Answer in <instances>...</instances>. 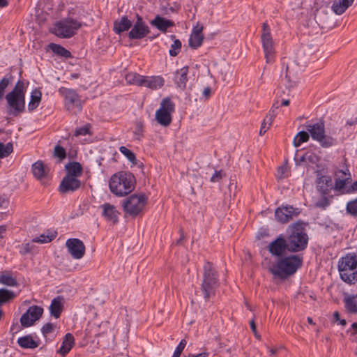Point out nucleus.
Here are the masks:
<instances>
[{"mask_svg":"<svg viewBox=\"0 0 357 357\" xmlns=\"http://www.w3.org/2000/svg\"><path fill=\"white\" fill-rule=\"evenodd\" d=\"M203 280L201 284V290L206 301L214 296L217 289L219 287L218 273L213 264L206 262L203 267Z\"/></svg>","mask_w":357,"mask_h":357,"instance_id":"nucleus-6","label":"nucleus"},{"mask_svg":"<svg viewBox=\"0 0 357 357\" xmlns=\"http://www.w3.org/2000/svg\"><path fill=\"white\" fill-rule=\"evenodd\" d=\"M271 126L268 125L266 121H263L261 125L260 130H259V135H264L267 130L269 129Z\"/></svg>","mask_w":357,"mask_h":357,"instance_id":"nucleus-56","label":"nucleus"},{"mask_svg":"<svg viewBox=\"0 0 357 357\" xmlns=\"http://www.w3.org/2000/svg\"><path fill=\"white\" fill-rule=\"evenodd\" d=\"M203 40V35H197V33H191L189 38V45L194 49H197L202 45Z\"/></svg>","mask_w":357,"mask_h":357,"instance_id":"nucleus-40","label":"nucleus"},{"mask_svg":"<svg viewBox=\"0 0 357 357\" xmlns=\"http://www.w3.org/2000/svg\"><path fill=\"white\" fill-rule=\"evenodd\" d=\"M17 343L24 349H35L39 346V342L34 340L31 335H25L18 338Z\"/></svg>","mask_w":357,"mask_h":357,"instance_id":"nucleus-30","label":"nucleus"},{"mask_svg":"<svg viewBox=\"0 0 357 357\" xmlns=\"http://www.w3.org/2000/svg\"><path fill=\"white\" fill-rule=\"evenodd\" d=\"M13 151V144L8 142L3 144L0 142V158H4L8 157Z\"/></svg>","mask_w":357,"mask_h":357,"instance_id":"nucleus-42","label":"nucleus"},{"mask_svg":"<svg viewBox=\"0 0 357 357\" xmlns=\"http://www.w3.org/2000/svg\"><path fill=\"white\" fill-rule=\"evenodd\" d=\"M42 93L38 89H34L31 94V99L28 105L29 111L31 112L36 109L41 100Z\"/></svg>","mask_w":357,"mask_h":357,"instance_id":"nucleus-31","label":"nucleus"},{"mask_svg":"<svg viewBox=\"0 0 357 357\" xmlns=\"http://www.w3.org/2000/svg\"><path fill=\"white\" fill-rule=\"evenodd\" d=\"M63 298L60 296L52 299L50 306V314L56 319L59 318L63 310Z\"/></svg>","mask_w":357,"mask_h":357,"instance_id":"nucleus-27","label":"nucleus"},{"mask_svg":"<svg viewBox=\"0 0 357 357\" xmlns=\"http://www.w3.org/2000/svg\"><path fill=\"white\" fill-rule=\"evenodd\" d=\"M144 76L136 73H130L126 75V80L130 84L142 86L144 84Z\"/></svg>","mask_w":357,"mask_h":357,"instance_id":"nucleus-33","label":"nucleus"},{"mask_svg":"<svg viewBox=\"0 0 357 357\" xmlns=\"http://www.w3.org/2000/svg\"><path fill=\"white\" fill-rule=\"evenodd\" d=\"M75 344V338L71 333H67L64 336L61 346L58 350V353L62 356H65L73 348Z\"/></svg>","mask_w":357,"mask_h":357,"instance_id":"nucleus-25","label":"nucleus"},{"mask_svg":"<svg viewBox=\"0 0 357 357\" xmlns=\"http://www.w3.org/2000/svg\"><path fill=\"white\" fill-rule=\"evenodd\" d=\"M68 252L75 259H82L85 254V245L79 238H69L66 242Z\"/></svg>","mask_w":357,"mask_h":357,"instance_id":"nucleus-15","label":"nucleus"},{"mask_svg":"<svg viewBox=\"0 0 357 357\" xmlns=\"http://www.w3.org/2000/svg\"><path fill=\"white\" fill-rule=\"evenodd\" d=\"M119 151L122 154H123L127 158V159L130 162L135 165L137 163L136 156L132 151H130V149L123 146L119 148Z\"/></svg>","mask_w":357,"mask_h":357,"instance_id":"nucleus-44","label":"nucleus"},{"mask_svg":"<svg viewBox=\"0 0 357 357\" xmlns=\"http://www.w3.org/2000/svg\"><path fill=\"white\" fill-rule=\"evenodd\" d=\"M148 198L144 194H133L123 200L122 206L124 212L131 216H137L142 212Z\"/></svg>","mask_w":357,"mask_h":357,"instance_id":"nucleus-8","label":"nucleus"},{"mask_svg":"<svg viewBox=\"0 0 357 357\" xmlns=\"http://www.w3.org/2000/svg\"><path fill=\"white\" fill-rule=\"evenodd\" d=\"M175 111V104L170 98L162 100L160 107L155 114V121L162 126L167 127L172 121V114Z\"/></svg>","mask_w":357,"mask_h":357,"instance_id":"nucleus-9","label":"nucleus"},{"mask_svg":"<svg viewBox=\"0 0 357 357\" xmlns=\"http://www.w3.org/2000/svg\"><path fill=\"white\" fill-rule=\"evenodd\" d=\"M10 83L9 78L4 77L0 81V100L3 99L4 96L5 89L7 88Z\"/></svg>","mask_w":357,"mask_h":357,"instance_id":"nucleus-50","label":"nucleus"},{"mask_svg":"<svg viewBox=\"0 0 357 357\" xmlns=\"http://www.w3.org/2000/svg\"><path fill=\"white\" fill-rule=\"evenodd\" d=\"M303 257L299 255L282 257L268 268L274 277L284 280L294 275L302 266Z\"/></svg>","mask_w":357,"mask_h":357,"instance_id":"nucleus-1","label":"nucleus"},{"mask_svg":"<svg viewBox=\"0 0 357 357\" xmlns=\"http://www.w3.org/2000/svg\"><path fill=\"white\" fill-rule=\"evenodd\" d=\"M90 128V124H86L83 127L77 128L75 131L74 135L75 137H78L81 135L85 136L86 135H91Z\"/></svg>","mask_w":357,"mask_h":357,"instance_id":"nucleus-48","label":"nucleus"},{"mask_svg":"<svg viewBox=\"0 0 357 357\" xmlns=\"http://www.w3.org/2000/svg\"><path fill=\"white\" fill-rule=\"evenodd\" d=\"M310 139V134L307 132L305 131H300L298 132V134L295 136L293 144L295 147H298L303 144V142H307Z\"/></svg>","mask_w":357,"mask_h":357,"instance_id":"nucleus-36","label":"nucleus"},{"mask_svg":"<svg viewBox=\"0 0 357 357\" xmlns=\"http://www.w3.org/2000/svg\"><path fill=\"white\" fill-rule=\"evenodd\" d=\"M285 239L287 244V251L298 252L305 250L309 238L304 229L296 223L289 227Z\"/></svg>","mask_w":357,"mask_h":357,"instance_id":"nucleus-5","label":"nucleus"},{"mask_svg":"<svg viewBox=\"0 0 357 357\" xmlns=\"http://www.w3.org/2000/svg\"><path fill=\"white\" fill-rule=\"evenodd\" d=\"M269 252L275 257H283L287 250V244L285 237L282 234L279 235L275 240L270 243L268 246Z\"/></svg>","mask_w":357,"mask_h":357,"instance_id":"nucleus-16","label":"nucleus"},{"mask_svg":"<svg viewBox=\"0 0 357 357\" xmlns=\"http://www.w3.org/2000/svg\"><path fill=\"white\" fill-rule=\"evenodd\" d=\"M346 210L351 216L357 217V198L347 202Z\"/></svg>","mask_w":357,"mask_h":357,"instance_id":"nucleus-45","label":"nucleus"},{"mask_svg":"<svg viewBox=\"0 0 357 357\" xmlns=\"http://www.w3.org/2000/svg\"><path fill=\"white\" fill-rule=\"evenodd\" d=\"M222 178V171H215V173L210 178V181L212 183L219 182Z\"/></svg>","mask_w":357,"mask_h":357,"instance_id":"nucleus-55","label":"nucleus"},{"mask_svg":"<svg viewBox=\"0 0 357 357\" xmlns=\"http://www.w3.org/2000/svg\"><path fill=\"white\" fill-rule=\"evenodd\" d=\"M59 93L64 98L65 107L67 110L76 114L82 109L81 99L74 89L61 87Z\"/></svg>","mask_w":357,"mask_h":357,"instance_id":"nucleus-10","label":"nucleus"},{"mask_svg":"<svg viewBox=\"0 0 357 357\" xmlns=\"http://www.w3.org/2000/svg\"><path fill=\"white\" fill-rule=\"evenodd\" d=\"M32 172L33 176L38 179L45 177L47 174V170L44 163L40 160H38L32 165Z\"/></svg>","mask_w":357,"mask_h":357,"instance_id":"nucleus-29","label":"nucleus"},{"mask_svg":"<svg viewBox=\"0 0 357 357\" xmlns=\"http://www.w3.org/2000/svg\"><path fill=\"white\" fill-rule=\"evenodd\" d=\"M203 26L197 24L192 30V33H197V35H203L202 34Z\"/></svg>","mask_w":357,"mask_h":357,"instance_id":"nucleus-58","label":"nucleus"},{"mask_svg":"<svg viewBox=\"0 0 357 357\" xmlns=\"http://www.w3.org/2000/svg\"><path fill=\"white\" fill-rule=\"evenodd\" d=\"M170 37L174 40V43L171 45L169 54L171 56H176L178 54L181 50V42L178 39H176L174 35H172Z\"/></svg>","mask_w":357,"mask_h":357,"instance_id":"nucleus-41","label":"nucleus"},{"mask_svg":"<svg viewBox=\"0 0 357 357\" xmlns=\"http://www.w3.org/2000/svg\"><path fill=\"white\" fill-rule=\"evenodd\" d=\"M300 213L301 210L298 208H294L292 206H282L275 210V216L278 222L287 223L297 217Z\"/></svg>","mask_w":357,"mask_h":357,"instance_id":"nucleus-14","label":"nucleus"},{"mask_svg":"<svg viewBox=\"0 0 357 357\" xmlns=\"http://www.w3.org/2000/svg\"><path fill=\"white\" fill-rule=\"evenodd\" d=\"M179 8H180L179 4H178L176 3H174V6L170 7L169 10L172 13H176V12H177L179 10Z\"/></svg>","mask_w":357,"mask_h":357,"instance_id":"nucleus-63","label":"nucleus"},{"mask_svg":"<svg viewBox=\"0 0 357 357\" xmlns=\"http://www.w3.org/2000/svg\"><path fill=\"white\" fill-rule=\"evenodd\" d=\"M305 128L312 139L319 142L321 147L328 149L337 144L336 138L326 134L325 123L323 119L310 121L306 123Z\"/></svg>","mask_w":357,"mask_h":357,"instance_id":"nucleus-4","label":"nucleus"},{"mask_svg":"<svg viewBox=\"0 0 357 357\" xmlns=\"http://www.w3.org/2000/svg\"><path fill=\"white\" fill-rule=\"evenodd\" d=\"M34 319L29 315L27 312L24 313L20 318V323L23 327H29L34 323Z\"/></svg>","mask_w":357,"mask_h":357,"instance_id":"nucleus-47","label":"nucleus"},{"mask_svg":"<svg viewBox=\"0 0 357 357\" xmlns=\"http://www.w3.org/2000/svg\"><path fill=\"white\" fill-rule=\"evenodd\" d=\"M26 312L36 321L41 317L43 313V309L40 306L33 305L29 307Z\"/></svg>","mask_w":357,"mask_h":357,"instance_id":"nucleus-38","label":"nucleus"},{"mask_svg":"<svg viewBox=\"0 0 357 357\" xmlns=\"http://www.w3.org/2000/svg\"><path fill=\"white\" fill-rule=\"evenodd\" d=\"M335 181L334 190L336 191H342L344 189L347 183L351 181V174L349 169H338L335 173Z\"/></svg>","mask_w":357,"mask_h":357,"instance_id":"nucleus-18","label":"nucleus"},{"mask_svg":"<svg viewBox=\"0 0 357 357\" xmlns=\"http://www.w3.org/2000/svg\"><path fill=\"white\" fill-rule=\"evenodd\" d=\"M143 132V123L141 121H137L135 123V128L134 135L137 139H140Z\"/></svg>","mask_w":357,"mask_h":357,"instance_id":"nucleus-53","label":"nucleus"},{"mask_svg":"<svg viewBox=\"0 0 357 357\" xmlns=\"http://www.w3.org/2000/svg\"><path fill=\"white\" fill-rule=\"evenodd\" d=\"M82 26V22L71 17H67L56 22L53 33L61 38H69L77 33Z\"/></svg>","mask_w":357,"mask_h":357,"instance_id":"nucleus-7","label":"nucleus"},{"mask_svg":"<svg viewBox=\"0 0 357 357\" xmlns=\"http://www.w3.org/2000/svg\"><path fill=\"white\" fill-rule=\"evenodd\" d=\"M250 328L252 331L255 336L259 339L260 337V335L258 334V333L257 331L256 324H255V320L253 319L250 321Z\"/></svg>","mask_w":357,"mask_h":357,"instance_id":"nucleus-57","label":"nucleus"},{"mask_svg":"<svg viewBox=\"0 0 357 357\" xmlns=\"http://www.w3.org/2000/svg\"><path fill=\"white\" fill-rule=\"evenodd\" d=\"M142 86L148 87L152 90L160 89L165 84L164 79L160 76H144Z\"/></svg>","mask_w":357,"mask_h":357,"instance_id":"nucleus-23","label":"nucleus"},{"mask_svg":"<svg viewBox=\"0 0 357 357\" xmlns=\"http://www.w3.org/2000/svg\"><path fill=\"white\" fill-rule=\"evenodd\" d=\"M15 297L13 291L7 289H0V306L9 302Z\"/></svg>","mask_w":357,"mask_h":357,"instance_id":"nucleus-35","label":"nucleus"},{"mask_svg":"<svg viewBox=\"0 0 357 357\" xmlns=\"http://www.w3.org/2000/svg\"><path fill=\"white\" fill-rule=\"evenodd\" d=\"M273 120H274L273 118L266 115L263 121H266L268 125L271 126Z\"/></svg>","mask_w":357,"mask_h":357,"instance_id":"nucleus-62","label":"nucleus"},{"mask_svg":"<svg viewBox=\"0 0 357 357\" xmlns=\"http://www.w3.org/2000/svg\"><path fill=\"white\" fill-rule=\"evenodd\" d=\"M53 155L55 158H58L59 161H62L66 158V149L63 146L57 144L54 147Z\"/></svg>","mask_w":357,"mask_h":357,"instance_id":"nucleus-46","label":"nucleus"},{"mask_svg":"<svg viewBox=\"0 0 357 357\" xmlns=\"http://www.w3.org/2000/svg\"><path fill=\"white\" fill-rule=\"evenodd\" d=\"M54 328L55 326L53 324L47 323L42 327L41 332L45 337H47L50 333L54 332Z\"/></svg>","mask_w":357,"mask_h":357,"instance_id":"nucleus-52","label":"nucleus"},{"mask_svg":"<svg viewBox=\"0 0 357 357\" xmlns=\"http://www.w3.org/2000/svg\"><path fill=\"white\" fill-rule=\"evenodd\" d=\"M0 283L10 287H15L17 284L16 279L9 274L1 275Z\"/></svg>","mask_w":357,"mask_h":357,"instance_id":"nucleus-43","label":"nucleus"},{"mask_svg":"<svg viewBox=\"0 0 357 357\" xmlns=\"http://www.w3.org/2000/svg\"><path fill=\"white\" fill-rule=\"evenodd\" d=\"M57 233L56 231H48L46 234H42L38 237L33 238L32 243H47L53 241Z\"/></svg>","mask_w":357,"mask_h":357,"instance_id":"nucleus-34","label":"nucleus"},{"mask_svg":"<svg viewBox=\"0 0 357 357\" xmlns=\"http://www.w3.org/2000/svg\"><path fill=\"white\" fill-rule=\"evenodd\" d=\"M261 40L266 62L271 63L274 59L275 52L271 29L266 22H264L262 26Z\"/></svg>","mask_w":357,"mask_h":357,"instance_id":"nucleus-11","label":"nucleus"},{"mask_svg":"<svg viewBox=\"0 0 357 357\" xmlns=\"http://www.w3.org/2000/svg\"><path fill=\"white\" fill-rule=\"evenodd\" d=\"M266 115L275 119V117L277 115V111L275 110V109L271 108V110L269 111V112Z\"/></svg>","mask_w":357,"mask_h":357,"instance_id":"nucleus-64","label":"nucleus"},{"mask_svg":"<svg viewBox=\"0 0 357 357\" xmlns=\"http://www.w3.org/2000/svg\"><path fill=\"white\" fill-rule=\"evenodd\" d=\"M6 99L8 103V114L17 116L25 109V98L7 94Z\"/></svg>","mask_w":357,"mask_h":357,"instance_id":"nucleus-13","label":"nucleus"},{"mask_svg":"<svg viewBox=\"0 0 357 357\" xmlns=\"http://www.w3.org/2000/svg\"><path fill=\"white\" fill-rule=\"evenodd\" d=\"M187 342L185 339H183L180 341L179 344L177 345L173 356L175 357H180L181 353L183 352V349H185L186 346Z\"/></svg>","mask_w":357,"mask_h":357,"instance_id":"nucleus-51","label":"nucleus"},{"mask_svg":"<svg viewBox=\"0 0 357 357\" xmlns=\"http://www.w3.org/2000/svg\"><path fill=\"white\" fill-rule=\"evenodd\" d=\"M8 94L25 98V86L22 81L18 80L12 91Z\"/></svg>","mask_w":357,"mask_h":357,"instance_id":"nucleus-37","label":"nucleus"},{"mask_svg":"<svg viewBox=\"0 0 357 357\" xmlns=\"http://www.w3.org/2000/svg\"><path fill=\"white\" fill-rule=\"evenodd\" d=\"M208 352H202L198 354H189L187 357H208Z\"/></svg>","mask_w":357,"mask_h":357,"instance_id":"nucleus-60","label":"nucleus"},{"mask_svg":"<svg viewBox=\"0 0 357 357\" xmlns=\"http://www.w3.org/2000/svg\"><path fill=\"white\" fill-rule=\"evenodd\" d=\"M317 189L323 195H328L334 189L332 178L330 176H321L317 178Z\"/></svg>","mask_w":357,"mask_h":357,"instance_id":"nucleus-19","label":"nucleus"},{"mask_svg":"<svg viewBox=\"0 0 357 357\" xmlns=\"http://www.w3.org/2000/svg\"><path fill=\"white\" fill-rule=\"evenodd\" d=\"M354 0H337L332 5L333 11L337 15L343 14L351 6Z\"/></svg>","mask_w":357,"mask_h":357,"instance_id":"nucleus-28","label":"nucleus"},{"mask_svg":"<svg viewBox=\"0 0 357 357\" xmlns=\"http://www.w3.org/2000/svg\"><path fill=\"white\" fill-rule=\"evenodd\" d=\"M132 23L128 20V17L124 15L120 20L114 22L113 31L116 34H121L123 32L128 31L132 27Z\"/></svg>","mask_w":357,"mask_h":357,"instance_id":"nucleus-22","label":"nucleus"},{"mask_svg":"<svg viewBox=\"0 0 357 357\" xmlns=\"http://www.w3.org/2000/svg\"><path fill=\"white\" fill-rule=\"evenodd\" d=\"M100 208H102V215L106 220L112 222L113 224L118 222L119 213L114 205L105 203L101 205Z\"/></svg>","mask_w":357,"mask_h":357,"instance_id":"nucleus-21","label":"nucleus"},{"mask_svg":"<svg viewBox=\"0 0 357 357\" xmlns=\"http://www.w3.org/2000/svg\"><path fill=\"white\" fill-rule=\"evenodd\" d=\"M66 175L70 177L77 178L82 174L83 168L82 165L78 162H70L65 165Z\"/></svg>","mask_w":357,"mask_h":357,"instance_id":"nucleus-26","label":"nucleus"},{"mask_svg":"<svg viewBox=\"0 0 357 357\" xmlns=\"http://www.w3.org/2000/svg\"><path fill=\"white\" fill-rule=\"evenodd\" d=\"M331 204V202L328 199V197H326V195L323 196L322 198H321L319 200H318L315 206L317 208H321V209H326L329 205Z\"/></svg>","mask_w":357,"mask_h":357,"instance_id":"nucleus-49","label":"nucleus"},{"mask_svg":"<svg viewBox=\"0 0 357 357\" xmlns=\"http://www.w3.org/2000/svg\"><path fill=\"white\" fill-rule=\"evenodd\" d=\"M8 205V200L3 196H0V208H6Z\"/></svg>","mask_w":357,"mask_h":357,"instance_id":"nucleus-59","label":"nucleus"},{"mask_svg":"<svg viewBox=\"0 0 357 357\" xmlns=\"http://www.w3.org/2000/svg\"><path fill=\"white\" fill-rule=\"evenodd\" d=\"M81 181L79 178L65 176L59 185V190L62 193L73 192L81 187Z\"/></svg>","mask_w":357,"mask_h":357,"instance_id":"nucleus-17","label":"nucleus"},{"mask_svg":"<svg viewBox=\"0 0 357 357\" xmlns=\"http://www.w3.org/2000/svg\"><path fill=\"white\" fill-rule=\"evenodd\" d=\"M49 47L54 54L64 58H70L72 56L70 52L60 45L50 43Z\"/></svg>","mask_w":357,"mask_h":357,"instance_id":"nucleus-32","label":"nucleus"},{"mask_svg":"<svg viewBox=\"0 0 357 357\" xmlns=\"http://www.w3.org/2000/svg\"><path fill=\"white\" fill-rule=\"evenodd\" d=\"M136 179L130 172L121 171L113 174L109 182L110 191L117 197H124L135 190Z\"/></svg>","mask_w":357,"mask_h":357,"instance_id":"nucleus-2","label":"nucleus"},{"mask_svg":"<svg viewBox=\"0 0 357 357\" xmlns=\"http://www.w3.org/2000/svg\"><path fill=\"white\" fill-rule=\"evenodd\" d=\"M337 269L342 281L349 284L357 282V254L349 252L340 257Z\"/></svg>","mask_w":357,"mask_h":357,"instance_id":"nucleus-3","label":"nucleus"},{"mask_svg":"<svg viewBox=\"0 0 357 357\" xmlns=\"http://www.w3.org/2000/svg\"><path fill=\"white\" fill-rule=\"evenodd\" d=\"M131 28L128 33V37L131 40L142 39L150 33L149 26L139 15H137V20Z\"/></svg>","mask_w":357,"mask_h":357,"instance_id":"nucleus-12","label":"nucleus"},{"mask_svg":"<svg viewBox=\"0 0 357 357\" xmlns=\"http://www.w3.org/2000/svg\"><path fill=\"white\" fill-rule=\"evenodd\" d=\"M33 249V245L32 243H27L22 245L20 252L22 255H24L32 252Z\"/></svg>","mask_w":357,"mask_h":357,"instance_id":"nucleus-54","label":"nucleus"},{"mask_svg":"<svg viewBox=\"0 0 357 357\" xmlns=\"http://www.w3.org/2000/svg\"><path fill=\"white\" fill-rule=\"evenodd\" d=\"M211 88L210 87H206L204 91H203V96L206 98H208L211 96Z\"/></svg>","mask_w":357,"mask_h":357,"instance_id":"nucleus-61","label":"nucleus"},{"mask_svg":"<svg viewBox=\"0 0 357 357\" xmlns=\"http://www.w3.org/2000/svg\"><path fill=\"white\" fill-rule=\"evenodd\" d=\"M346 309L351 313H357V301L355 296L344 298Z\"/></svg>","mask_w":357,"mask_h":357,"instance_id":"nucleus-39","label":"nucleus"},{"mask_svg":"<svg viewBox=\"0 0 357 357\" xmlns=\"http://www.w3.org/2000/svg\"><path fill=\"white\" fill-rule=\"evenodd\" d=\"M151 24L155 26L160 31L166 33L168 28L174 26V22L160 15H156L151 22Z\"/></svg>","mask_w":357,"mask_h":357,"instance_id":"nucleus-24","label":"nucleus"},{"mask_svg":"<svg viewBox=\"0 0 357 357\" xmlns=\"http://www.w3.org/2000/svg\"><path fill=\"white\" fill-rule=\"evenodd\" d=\"M189 73L188 66H184L178 69L174 73V82L178 88L184 90L188 81V75Z\"/></svg>","mask_w":357,"mask_h":357,"instance_id":"nucleus-20","label":"nucleus"}]
</instances>
